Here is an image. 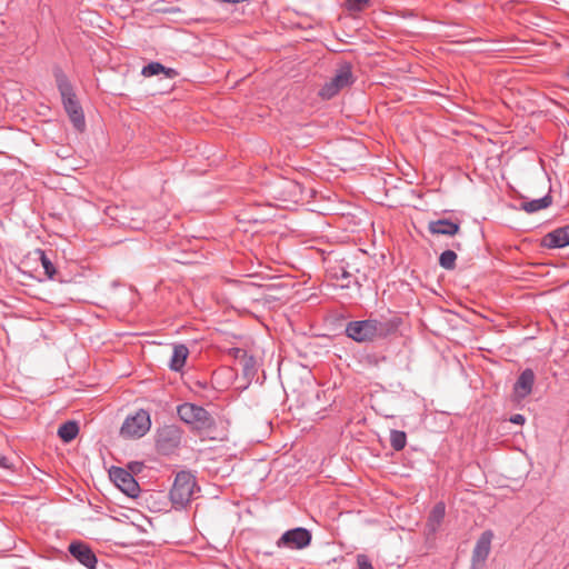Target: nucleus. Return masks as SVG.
Masks as SVG:
<instances>
[{
  "label": "nucleus",
  "instance_id": "f257e3e1",
  "mask_svg": "<svg viewBox=\"0 0 569 569\" xmlns=\"http://www.w3.org/2000/svg\"><path fill=\"white\" fill-rule=\"evenodd\" d=\"M57 86L62 98L63 107L73 127L82 131L86 127L82 108L77 101L71 83L62 72L57 74Z\"/></svg>",
  "mask_w": 569,
  "mask_h": 569
},
{
  "label": "nucleus",
  "instance_id": "f03ea898",
  "mask_svg": "<svg viewBox=\"0 0 569 569\" xmlns=\"http://www.w3.org/2000/svg\"><path fill=\"white\" fill-rule=\"evenodd\" d=\"M179 418L187 425H190L199 432H210L216 427V420L212 415L203 407L184 402L177 408Z\"/></svg>",
  "mask_w": 569,
  "mask_h": 569
},
{
  "label": "nucleus",
  "instance_id": "7ed1b4c3",
  "mask_svg": "<svg viewBox=\"0 0 569 569\" xmlns=\"http://www.w3.org/2000/svg\"><path fill=\"white\" fill-rule=\"evenodd\" d=\"M196 489L197 483L194 477L190 472H179L170 490V499L174 508H184L190 502Z\"/></svg>",
  "mask_w": 569,
  "mask_h": 569
},
{
  "label": "nucleus",
  "instance_id": "20e7f679",
  "mask_svg": "<svg viewBox=\"0 0 569 569\" xmlns=\"http://www.w3.org/2000/svg\"><path fill=\"white\" fill-rule=\"evenodd\" d=\"M353 82L355 77L351 66L349 63H345L337 69L336 74L330 79V81L326 82L321 87L319 96L322 99H331L342 89L350 87Z\"/></svg>",
  "mask_w": 569,
  "mask_h": 569
},
{
  "label": "nucleus",
  "instance_id": "39448f33",
  "mask_svg": "<svg viewBox=\"0 0 569 569\" xmlns=\"http://www.w3.org/2000/svg\"><path fill=\"white\" fill-rule=\"evenodd\" d=\"M151 428L150 415L147 410L140 409L134 415L128 416L122 423L120 435L124 438L139 439Z\"/></svg>",
  "mask_w": 569,
  "mask_h": 569
},
{
  "label": "nucleus",
  "instance_id": "423d86ee",
  "mask_svg": "<svg viewBox=\"0 0 569 569\" xmlns=\"http://www.w3.org/2000/svg\"><path fill=\"white\" fill-rule=\"evenodd\" d=\"M182 431L174 425H167L157 432L156 446L163 455L172 453L181 443Z\"/></svg>",
  "mask_w": 569,
  "mask_h": 569
},
{
  "label": "nucleus",
  "instance_id": "0eeeda50",
  "mask_svg": "<svg viewBox=\"0 0 569 569\" xmlns=\"http://www.w3.org/2000/svg\"><path fill=\"white\" fill-rule=\"evenodd\" d=\"M311 542V532L302 527L287 530L277 540L278 548H286L290 550H300L308 547Z\"/></svg>",
  "mask_w": 569,
  "mask_h": 569
},
{
  "label": "nucleus",
  "instance_id": "6e6552de",
  "mask_svg": "<svg viewBox=\"0 0 569 569\" xmlns=\"http://www.w3.org/2000/svg\"><path fill=\"white\" fill-rule=\"evenodd\" d=\"M109 476L113 483L127 496L131 498L138 496L139 485L129 471L120 467H113L110 470Z\"/></svg>",
  "mask_w": 569,
  "mask_h": 569
},
{
  "label": "nucleus",
  "instance_id": "1a4fd4ad",
  "mask_svg": "<svg viewBox=\"0 0 569 569\" xmlns=\"http://www.w3.org/2000/svg\"><path fill=\"white\" fill-rule=\"evenodd\" d=\"M346 335L348 338L357 342L373 341V319L356 320L348 322L346 327Z\"/></svg>",
  "mask_w": 569,
  "mask_h": 569
},
{
  "label": "nucleus",
  "instance_id": "9d476101",
  "mask_svg": "<svg viewBox=\"0 0 569 569\" xmlns=\"http://www.w3.org/2000/svg\"><path fill=\"white\" fill-rule=\"evenodd\" d=\"M492 539L491 530H486L480 535L472 550L471 569H480L485 565L491 550Z\"/></svg>",
  "mask_w": 569,
  "mask_h": 569
},
{
  "label": "nucleus",
  "instance_id": "9b49d317",
  "mask_svg": "<svg viewBox=\"0 0 569 569\" xmlns=\"http://www.w3.org/2000/svg\"><path fill=\"white\" fill-rule=\"evenodd\" d=\"M70 555L88 569H96L98 559L92 549L82 541H73L68 548Z\"/></svg>",
  "mask_w": 569,
  "mask_h": 569
},
{
  "label": "nucleus",
  "instance_id": "f8f14e48",
  "mask_svg": "<svg viewBox=\"0 0 569 569\" xmlns=\"http://www.w3.org/2000/svg\"><path fill=\"white\" fill-rule=\"evenodd\" d=\"M541 246L548 249L569 246V224L548 232L541 240Z\"/></svg>",
  "mask_w": 569,
  "mask_h": 569
},
{
  "label": "nucleus",
  "instance_id": "ddd939ff",
  "mask_svg": "<svg viewBox=\"0 0 569 569\" xmlns=\"http://www.w3.org/2000/svg\"><path fill=\"white\" fill-rule=\"evenodd\" d=\"M401 326V319L392 317L389 319H373V333L376 339H386L395 335Z\"/></svg>",
  "mask_w": 569,
  "mask_h": 569
},
{
  "label": "nucleus",
  "instance_id": "4468645a",
  "mask_svg": "<svg viewBox=\"0 0 569 569\" xmlns=\"http://www.w3.org/2000/svg\"><path fill=\"white\" fill-rule=\"evenodd\" d=\"M535 379L536 376L532 369L527 368L520 373L513 386V393L518 400L525 399L531 393Z\"/></svg>",
  "mask_w": 569,
  "mask_h": 569
},
{
  "label": "nucleus",
  "instance_id": "2eb2a0df",
  "mask_svg": "<svg viewBox=\"0 0 569 569\" xmlns=\"http://www.w3.org/2000/svg\"><path fill=\"white\" fill-rule=\"evenodd\" d=\"M429 231L432 234L455 236L460 230V224L449 219H439L429 222Z\"/></svg>",
  "mask_w": 569,
  "mask_h": 569
},
{
  "label": "nucleus",
  "instance_id": "dca6fc26",
  "mask_svg": "<svg viewBox=\"0 0 569 569\" xmlns=\"http://www.w3.org/2000/svg\"><path fill=\"white\" fill-rule=\"evenodd\" d=\"M188 356L189 350L184 345H174L169 361V368L177 372L180 371L184 367Z\"/></svg>",
  "mask_w": 569,
  "mask_h": 569
},
{
  "label": "nucleus",
  "instance_id": "f3484780",
  "mask_svg": "<svg viewBox=\"0 0 569 569\" xmlns=\"http://www.w3.org/2000/svg\"><path fill=\"white\" fill-rule=\"evenodd\" d=\"M552 202V198L550 194H546L542 198L530 200V201H523L520 204V208L525 210L528 213H533L539 210L548 208Z\"/></svg>",
  "mask_w": 569,
  "mask_h": 569
},
{
  "label": "nucleus",
  "instance_id": "a211bd4d",
  "mask_svg": "<svg viewBox=\"0 0 569 569\" xmlns=\"http://www.w3.org/2000/svg\"><path fill=\"white\" fill-rule=\"evenodd\" d=\"M446 515V506L443 502H438L432 508L429 518H428V527L432 532H435L439 526L441 525Z\"/></svg>",
  "mask_w": 569,
  "mask_h": 569
},
{
  "label": "nucleus",
  "instance_id": "6ab92c4d",
  "mask_svg": "<svg viewBox=\"0 0 569 569\" xmlns=\"http://www.w3.org/2000/svg\"><path fill=\"white\" fill-rule=\"evenodd\" d=\"M335 278L337 280H341V288H350L351 283L360 286V281L358 277L353 276V273L349 270V264L347 267L340 266L335 272Z\"/></svg>",
  "mask_w": 569,
  "mask_h": 569
},
{
  "label": "nucleus",
  "instance_id": "aec40b11",
  "mask_svg": "<svg viewBox=\"0 0 569 569\" xmlns=\"http://www.w3.org/2000/svg\"><path fill=\"white\" fill-rule=\"evenodd\" d=\"M79 433V426L76 421H66L58 429V436L64 442L72 441Z\"/></svg>",
  "mask_w": 569,
  "mask_h": 569
},
{
  "label": "nucleus",
  "instance_id": "412c9836",
  "mask_svg": "<svg viewBox=\"0 0 569 569\" xmlns=\"http://www.w3.org/2000/svg\"><path fill=\"white\" fill-rule=\"evenodd\" d=\"M390 445L393 450L400 451L407 445V435L405 431L391 430L390 431Z\"/></svg>",
  "mask_w": 569,
  "mask_h": 569
},
{
  "label": "nucleus",
  "instance_id": "4be33fe9",
  "mask_svg": "<svg viewBox=\"0 0 569 569\" xmlns=\"http://www.w3.org/2000/svg\"><path fill=\"white\" fill-rule=\"evenodd\" d=\"M457 253L453 250H445L439 257V264L446 270L456 268Z\"/></svg>",
  "mask_w": 569,
  "mask_h": 569
},
{
  "label": "nucleus",
  "instance_id": "5701e85b",
  "mask_svg": "<svg viewBox=\"0 0 569 569\" xmlns=\"http://www.w3.org/2000/svg\"><path fill=\"white\" fill-rule=\"evenodd\" d=\"M162 72L168 73L166 67L160 62H150L147 66H144L141 71L142 76L144 77H152Z\"/></svg>",
  "mask_w": 569,
  "mask_h": 569
},
{
  "label": "nucleus",
  "instance_id": "b1692460",
  "mask_svg": "<svg viewBox=\"0 0 569 569\" xmlns=\"http://www.w3.org/2000/svg\"><path fill=\"white\" fill-rule=\"evenodd\" d=\"M39 253H40V261H41V264L44 269V273L50 278L52 279L54 273H56V268L53 266V263L51 262V260L46 256L44 251L42 250H39Z\"/></svg>",
  "mask_w": 569,
  "mask_h": 569
},
{
  "label": "nucleus",
  "instance_id": "393cba45",
  "mask_svg": "<svg viewBox=\"0 0 569 569\" xmlns=\"http://www.w3.org/2000/svg\"><path fill=\"white\" fill-rule=\"evenodd\" d=\"M371 0H346L347 9L352 12H361L369 4Z\"/></svg>",
  "mask_w": 569,
  "mask_h": 569
},
{
  "label": "nucleus",
  "instance_id": "a878e982",
  "mask_svg": "<svg viewBox=\"0 0 569 569\" xmlns=\"http://www.w3.org/2000/svg\"><path fill=\"white\" fill-rule=\"evenodd\" d=\"M357 565L359 569H375L371 561L366 555L357 556Z\"/></svg>",
  "mask_w": 569,
  "mask_h": 569
},
{
  "label": "nucleus",
  "instance_id": "bb28decb",
  "mask_svg": "<svg viewBox=\"0 0 569 569\" xmlns=\"http://www.w3.org/2000/svg\"><path fill=\"white\" fill-rule=\"evenodd\" d=\"M510 421L516 425H523L526 421V418H525V416L517 413V415L511 416Z\"/></svg>",
  "mask_w": 569,
  "mask_h": 569
},
{
  "label": "nucleus",
  "instance_id": "cd10ccee",
  "mask_svg": "<svg viewBox=\"0 0 569 569\" xmlns=\"http://www.w3.org/2000/svg\"><path fill=\"white\" fill-rule=\"evenodd\" d=\"M0 466L3 467V468H7V469L11 468V465L9 463V460L6 457H1L0 458Z\"/></svg>",
  "mask_w": 569,
  "mask_h": 569
},
{
  "label": "nucleus",
  "instance_id": "c85d7f7f",
  "mask_svg": "<svg viewBox=\"0 0 569 569\" xmlns=\"http://www.w3.org/2000/svg\"><path fill=\"white\" fill-rule=\"evenodd\" d=\"M453 247L457 248V249H460L461 248V243L457 242V243L453 244Z\"/></svg>",
  "mask_w": 569,
  "mask_h": 569
},
{
  "label": "nucleus",
  "instance_id": "c756f323",
  "mask_svg": "<svg viewBox=\"0 0 569 569\" xmlns=\"http://www.w3.org/2000/svg\"><path fill=\"white\" fill-rule=\"evenodd\" d=\"M234 351H236V348H232V349L230 350V352H231L232 355H234Z\"/></svg>",
  "mask_w": 569,
  "mask_h": 569
}]
</instances>
